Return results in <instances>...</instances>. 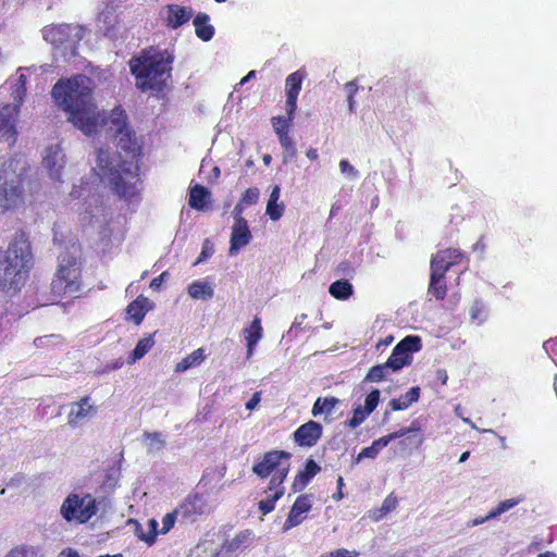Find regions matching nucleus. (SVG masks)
Listing matches in <instances>:
<instances>
[{
    "label": "nucleus",
    "mask_w": 557,
    "mask_h": 557,
    "mask_svg": "<svg viewBox=\"0 0 557 557\" xmlns=\"http://www.w3.org/2000/svg\"><path fill=\"white\" fill-rule=\"evenodd\" d=\"M398 499L394 493L388 494L383 500L381 507L370 511V518L374 521L383 519L386 515L396 509Z\"/></svg>",
    "instance_id": "33"
},
{
    "label": "nucleus",
    "mask_w": 557,
    "mask_h": 557,
    "mask_svg": "<svg viewBox=\"0 0 557 557\" xmlns=\"http://www.w3.org/2000/svg\"><path fill=\"white\" fill-rule=\"evenodd\" d=\"M144 540L147 543L152 544L154 542V535H150V536L144 537Z\"/></svg>",
    "instance_id": "63"
},
{
    "label": "nucleus",
    "mask_w": 557,
    "mask_h": 557,
    "mask_svg": "<svg viewBox=\"0 0 557 557\" xmlns=\"http://www.w3.org/2000/svg\"><path fill=\"white\" fill-rule=\"evenodd\" d=\"M188 294L194 299H211L214 293L208 283L195 281L189 284Z\"/></svg>",
    "instance_id": "35"
},
{
    "label": "nucleus",
    "mask_w": 557,
    "mask_h": 557,
    "mask_svg": "<svg viewBox=\"0 0 557 557\" xmlns=\"http://www.w3.org/2000/svg\"><path fill=\"white\" fill-rule=\"evenodd\" d=\"M253 532L246 529L238 532L232 540L225 541L222 545V549L227 555H234L247 549L253 543Z\"/></svg>",
    "instance_id": "19"
},
{
    "label": "nucleus",
    "mask_w": 557,
    "mask_h": 557,
    "mask_svg": "<svg viewBox=\"0 0 557 557\" xmlns=\"http://www.w3.org/2000/svg\"><path fill=\"white\" fill-rule=\"evenodd\" d=\"M339 168L343 173L351 174L355 172L354 166L348 162V160H342L339 162Z\"/></svg>",
    "instance_id": "52"
},
{
    "label": "nucleus",
    "mask_w": 557,
    "mask_h": 557,
    "mask_svg": "<svg viewBox=\"0 0 557 557\" xmlns=\"http://www.w3.org/2000/svg\"><path fill=\"white\" fill-rule=\"evenodd\" d=\"M323 426L310 420L296 429L293 434L294 442L300 447H313L322 437Z\"/></svg>",
    "instance_id": "13"
},
{
    "label": "nucleus",
    "mask_w": 557,
    "mask_h": 557,
    "mask_svg": "<svg viewBox=\"0 0 557 557\" xmlns=\"http://www.w3.org/2000/svg\"><path fill=\"white\" fill-rule=\"evenodd\" d=\"M420 397V387L412 386L409 391L400 395L399 398H393L388 403V407L393 411L405 410L409 408L413 403H417Z\"/></svg>",
    "instance_id": "26"
},
{
    "label": "nucleus",
    "mask_w": 557,
    "mask_h": 557,
    "mask_svg": "<svg viewBox=\"0 0 557 557\" xmlns=\"http://www.w3.org/2000/svg\"><path fill=\"white\" fill-rule=\"evenodd\" d=\"M252 239L248 222L234 223L230 239V255H235L239 249L247 246Z\"/></svg>",
    "instance_id": "18"
},
{
    "label": "nucleus",
    "mask_w": 557,
    "mask_h": 557,
    "mask_svg": "<svg viewBox=\"0 0 557 557\" xmlns=\"http://www.w3.org/2000/svg\"><path fill=\"white\" fill-rule=\"evenodd\" d=\"M307 158L311 161H315L319 158L318 150L315 148H310L307 151Z\"/></svg>",
    "instance_id": "55"
},
{
    "label": "nucleus",
    "mask_w": 557,
    "mask_h": 557,
    "mask_svg": "<svg viewBox=\"0 0 557 557\" xmlns=\"http://www.w3.org/2000/svg\"><path fill=\"white\" fill-rule=\"evenodd\" d=\"M358 555H359V553L356 550L338 548L333 552L322 554L320 557H357Z\"/></svg>",
    "instance_id": "48"
},
{
    "label": "nucleus",
    "mask_w": 557,
    "mask_h": 557,
    "mask_svg": "<svg viewBox=\"0 0 557 557\" xmlns=\"http://www.w3.org/2000/svg\"><path fill=\"white\" fill-rule=\"evenodd\" d=\"M90 397L84 396L78 401L71 404L67 414V424L71 428L78 426L84 420L96 414L97 408L89 404Z\"/></svg>",
    "instance_id": "17"
},
{
    "label": "nucleus",
    "mask_w": 557,
    "mask_h": 557,
    "mask_svg": "<svg viewBox=\"0 0 557 557\" xmlns=\"http://www.w3.org/2000/svg\"><path fill=\"white\" fill-rule=\"evenodd\" d=\"M65 28L66 27L63 25H58V26H52L49 29H46L45 30V39L51 41L54 46L62 45L63 44L62 36L65 33Z\"/></svg>",
    "instance_id": "40"
},
{
    "label": "nucleus",
    "mask_w": 557,
    "mask_h": 557,
    "mask_svg": "<svg viewBox=\"0 0 557 557\" xmlns=\"http://www.w3.org/2000/svg\"><path fill=\"white\" fill-rule=\"evenodd\" d=\"M26 95V76L21 74L12 87L13 104L0 107V144L14 146L17 139L16 119Z\"/></svg>",
    "instance_id": "8"
},
{
    "label": "nucleus",
    "mask_w": 557,
    "mask_h": 557,
    "mask_svg": "<svg viewBox=\"0 0 557 557\" xmlns=\"http://www.w3.org/2000/svg\"><path fill=\"white\" fill-rule=\"evenodd\" d=\"M428 294L436 300H444L447 295L446 273L441 269L430 268Z\"/></svg>",
    "instance_id": "21"
},
{
    "label": "nucleus",
    "mask_w": 557,
    "mask_h": 557,
    "mask_svg": "<svg viewBox=\"0 0 557 557\" xmlns=\"http://www.w3.org/2000/svg\"><path fill=\"white\" fill-rule=\"evenodd\" d=\"M42 164L53 181H60L61 172L65 165V154L60 145L47 147Z\"/></svg>",
    "instance_id": "14"
},
{
    "label": "nucleus",
    "mask_w": 557,
    "mask_h": 557,
    "mask_svg": "<svg viewBox=\"0 0 557 557\" xmlns=\"http://www.w3.org/2000/svg\"><path fill=\"white\" fill-rule=\"evenodd\" d=\"M329 293L335 299L346 300L352 295L354 287L347 280H338L330 285Z\"/></svg>",
    "instance_id": "34"
},
{
    "label": "nucleus",
    "mask_w": 557,
    "mask_h": 557,
    "mask_svg": "<svg viewBox=\"0 0 557 557\" xmlns=\"http://www.w3.org/2000/svg\"><path fill=\"white\" fill-rule=\"evenodd\" d=\"M61 515L67 522L85 523L97 512L96 499L90 494H70L61 506Z\"/></svg>",
    "instance_id": "9"
},
{
    "label": "nucleus",
    "mask_w": 557,
    "mask_h": 557,
    "mask_svg": "<svg viewBox=\"0 0 557 557\" xmlns=\"http://www.w3.org/2000/svg\"><path fill=\"white\" fill-rule=\"evenodd\" d=\"M263 161L265 164H269L271 162V156L270 154L264 156Z\"/></svg>",
    "instance_id": "64"
},
{
    "label": "nucleus",
    "mask_w": 557,
    "mask_h": 557,
    "mask_svg": "<svg viewBox=\"0 0 557 557\" xmlns=\"http://www.w3.org/2000/svg\"><path fill=\"white\" fill-rule=\"evenodd\" d=\"M394 342V336L393 335H387L385 336L384 338H381L376 345V347L379 348L380 346H388L391 345L392 343Z\"/></svg>",
    "instance_id": "54"
},
{
    "label": "nucleus",
    "mask_w": 557,
    "mask_h": 557,
    "mask_svg": "<svg viewBox=\"0 0 557 557\" xmlns=\"http://www.w3.org/2000/svg\"><path fill=\"white\" fill-rule=\"evenodd\" d=\"M380 395L381 393L377 388L367 395L363 407L366 413H372L375 410L380 401Z\"/></svg>",
    "instance_id": "42"
},
{
    "label": "nucleus",
    "mask_w": 557,
    "mask_h": 557,
    "mask_svg": "<svg viewBox=\"0 0 557 557\" xmlns=\"http://www.w3.org/2000/svg\"><path fill=\"white\" fill-rule=\"evenodd\" d=\"M269 492L268 490L265 491ZM273 494H269L264 499L259 500L258 508L262 515H268L275 509L276 502L285 494V487L280 486L272 488Z\"/></svg>",
    "instance_id": "31"
},
{
    "label": "nucleus",
    "mask_w": 557,
    "mask_h": 557,
    "mask_svg": "<svg viewBox=\"0 0 557 557\" xmlns=\"http://www.w3.org/2000/svg\"><path fill=\"white\" fill-rule=\"evenodd\" d=\"M262 332L263 329L261 325V320L258 317H255L250 326L244 329V337L246 339L248 359L252 356L256 345L261 339Z\"/></svg>",
    "instance_id": "24"
},
{
    "label": "nucleus",
    "mask_w": 557,
    "mask_h": 557,
    "mask_svg": "<svg viewBox=\"0 0 557 557\" xmlns=\"http://www.w3.org/2000/svg\"><path fill=\"white\" fill-rule=\"evenodd\" d=\"M38 552L32 546H17L10 550L7 557H37Z\"/></svg>",
    "instance_id": "43"
},
{
    "label": "nucleus",
    "mask_w": 557,
    "mask_h": 557,
    "mask_svg": "<svg viewBox=\"0 0 557 557\" xmlns=\"http://www.w3.org/2000/svg\"><path fill=\"white\" fill-rule=\"evenodd\" d=\"M320 466L313 459H308L306 461L305 469L296 475L293 482V491H301L310 482V480L320 472Z\"/></svg>",
    "instance_id": "23"
},
{
    "label": "nucleus",
    "mask_w": 557,
    "mask_h": 557,
    "mask_svg": "<svg viewBox=\"0 0 557 557\" xmlns=\"http://www.w3.org/2000/svg\"><path fill=\"white\" fill-rule=\"evenodd\" d=\"M345 90H346V94H347L348 109H349L350 112H354L355 111V100H354V97H355V95L358 91V86H357L356 82L350 81V82L346 83L345 84Z\"/></svg>",
    "instance_id": "46"
},
{
    "label": "nucleus",
    "mask_w": 557,
    "mask_h": 557,
    "mask_svg": "<svg viewBox=\"0 0 557 557\" xmlns=\"http://www.w3.org/2000/svg\"><path fill=\"white\" fill-rule=\"evenodd\" d=\"M210 191L207 187L196 184L189 188L188 205L190 208L202 211L210 201Z\"/></svg>",
    "instance_id": "25"
},
{
    "label": "nucleus",
    "mask_w": 557,
    "mask_h": 557,
    "mask_svg": "<svg viewBox=\"0 0 557 557\" xmlns=\"http://www.w3.org/2000/svg\"><path fill=\"white\" fill-rule=\"evenodd\" d=\"M92 94L94 82L83 74L59 79L51 90L55 104L67 113V120L85 135L96 133L100 124V113Z\"/></svg>",
    "instance_id": "2"
},
{
    "label": "nucleus",
    "mask_w": 557,
    "mask_h": 557,
    "mask_svg": "<svg viewBox=\"0 0 557 557\" xmlns=\"http://www.w3.org/2000/svg\"><path fill=\"white\" fill-rule=\"evenodd\" d=\"M306 77V73L301 70L295 71L289 74L285 79V111L297 110V99L301 90L302 82Z\"/></svg>",
    "instance_id": "16"
},
{
    "label": "nucleus",
    "mask_w": 557,
    "mask_h": 557,
    "mask_svg": "<svg viewBox=\"0 0 557 557\" xmlns=\"http://www.w3.org/2000/svg\"><path fill=\"white\" fill-rule=\"evenodd\" d=\"M495 517H490V512L485 516V517H480V518H476L474 521H473V525H479V524H482L491 519H494Z\"/></svg>",
    "instance_id": "56"
},
{
    "label": "nucleus",
    "mask_w": 557,
    "mask_h": 557,
    "mask_svg": "<svg viewBox=\"0 0 557 557\" xmlns=\"http://www.w3.org/2000/svg\"><path fill=\"white\" fill-rule=\"evenodd\" d=\"M406 433L407 431L395 432L373 441L370 446L361 449V451L357 456V461H360L361 459L364 458L374 459L380 453V450L386 447L391 441L401 437Z\"/></svg>",
    "instance_id": "22"
},
{
    "label": "nucleus",
    "mask_w": 557,
    "mask_h": 557,
    "mask_svg": "<svg viewBox=\"0 0 557 557\" xmlns=\"http://www.w3.org/2000/svg\"><path fill=\"white\" fill-rule=\"evenodd\" d=\"M209 15L206 13H198L194 18V26L196 35L202 41H209L214 36V27L209 23Z\"/></svg>",
    "instance_id": "28"
},
{
    "label": "nucleus",
    "mask_w": 557,
    "mask_h": 557,
    "mask_svg": "<svg viewBox=\"0 0 557 557\" xmlns=\"http://www.w3.org/2000/svg\"><path fill=\"white\" fill-rule=\"evenodd\" d=\"M154 345V339H153V334H150L144 338H140L133 352H132V356H133V359L134 360H138V359H141Z\"/></svg>",
    "instance_id": "37"
},
{
    "label": "nucleus",
    "mask_w": 557,
    "mask_h": 557,
    "mask_svg": "<svg viewBox=\"0 0 557 557\" xmlns=\"http://www.w3.org/2000/svg\"><path fill=\"white\" fill-rule=\"evenodd\" d=\"M280 194H281V188L278 185H275L271 190V194H270V197H269V200L267 203L265 213L269 215V218L272 221L280 220L283 216V213L285 210L284 203L278 202Z\"/></svg>",
    "instance_id": "27"
},
{
    "label": "nucleus",
    "mask_w": 557,
    "mask_h": 557,
    "mask_svg": "<svg viewBox=\"0 0 557 557\" xmlns=\"http://www.w3.org/2000/svg\"><path fill=\"white\" fill-rule=\"evenodd\" d=\"M255 76H256V71L252 70V71L248 72V74L245 77L242 78L240 84L247 83L248 81H250Z\"/></svg>",
    "instance_id": "58"
},
{
    "label": "nucleus",
    "mask_w": 557,
    "mask_h": 557,
    "mask_svg": "<svg viewBox=\"0 0 557 557\" xmlns=\"http://www.w3.org/2000/svg\"><path fill=\"white\" fill-rule=\"evenodd\" d=\"M180 516L178 512H176V509L172 512L166 513L162 518V529L160 530L161 534L168 533L175 524L176 517Z\"/></svg>",
    "instance_id": "47"
},
{
    "label": "nucleus",
    "mask_w": 557,
    "mask_h": 557,
    "mask_svg": "<svg viewBox=\"0 0 557 557\" xmlns=\"http://www.w3.org/2000/svg\"><path fill=\"white\" fill-rule=\"evenodd\" d=\"M82 288V269L71 255L60 257L59 265L51 282V293L57 297L73 296Z\"/></svg>",
    "instance_id": "7"
},
{
    "label": "nucleus",
    "mask_w": 557,
    "mask_h": 557,
    "mask_svg": "<svg viewBox=\"0 0 557 557\" xmlns=\"http://www.w3.org/2000/svg\"><path fill=\"white\" fill-rule=\"evenodd\" d=\"M312 508V497L309 494L299 495L290 507V510L283 523V530L288 531L299 525L305 520V515Z\"/></svg>",
    "instance_id": "12"
},
{
    "label": "nucleus",
    "mask_w": 557,
    "mask_h": 557,
    "mask_svg": "<svg viewBox=\"0 0 557 557\" xmlns=\"http://www.w3.org/2000/svg\"><path fill=\"white\" fill-rule=\"evenodd\" d=\"M29 166L18 157H0V210L7 212L24 203V194L29 188Z\"/></svg>",
    "instance_id": "4"
},
{
    "label": "nucleus",
    "mask_w": 557,
    "mask_h": 557,
    "mask_svg": "<svg viewBox=\"0 0 557 557\" xmlns=\"http://www.w3.org/2000/svg\"><path fill=\"white\" fill-rule=\"evenodd\" d=\"M520 502H521V499H519V498L505 499V500L500 502L497 505V507L493 508L490 511V517L497 518L502 513H504V512L508 511L509 509L513 508L515 506H517Z\"/></svg>",
    "instance_id": "41"
},
{
    "label": "nucleus",
    "mask_w": 557,
    "mask_h": 557,
    "mask_svg": "<svg viewBox=\"0 0 557 557\" xmlns=\"http://www.w3.org/2000/svg\"><path fill=\"white\" fill-rule=\"evenodd\" d=\"M436 379L441 382L442 385H445L448 379L446 370H437L436 371Z\"/></svg>",
    "instance_id": "53"
},
{
    "label": "nucleus",
    "mask_w": 557,
    "mask_h": 557,
    "mask_svg": "<svg viewBox=\"0 0 557 557\" xmlns=\"http://www.w3.org/2000/svg\"><path fill=\"white\" fill-rule=\"evenodd\" d=\"M422 348L421 338L417 335H408L404 337L393 348L391 356L387 359V366H391L393 372L401 370L404 367L409 366L412 361V354Z\"/></svg>",
    "instance_id": "10"
},
{
    "label": "nucleus",
    "mask_w": 557,
    "mask_h": 557,
    "mask_svg": "<svg viewBox=\"0 0 557 557\" xmlns=\"http://www.w3.org/2000/svg\"><path fill=\"white\" fill-rule=\"evenodd\" d=\"M280 145L284 150V157H289V159L295 158L297 153L296 145L293 138L289 136V133H283L277 136Z\"/></svg>",
    "instance_id": "39"
},
{
    "label": "nucleus",
    "mask_w": 557,
    "mask_h": 557,
    "mask_svg": "<svg viewBox=\"0 0 557 557\" xmlns=\"http://www.w3.org/2000/svg\"><path fill=\"white\" fill-rule=\"evenodd\" d=\"M336 484H337V488H338L339 491H343V487H344V485H345V484H344V479H343V476H342V475H338L337 481H336Z\"/></svg>",
    "instance_id": "60"
},
{
    "label": "nucleus",
    "mask_w": 557,
    "mask_h": 557,
    "mask_svg": "<svg viewBox=\"0 0 557 557\" xmlns=\"http://www.w3.org/2000/svg\"><path fill=\"white\" fill-rule=\"evenodd\" d=\"M166 275H168V272L164 271L160 275H158L157 277L152 278V281L150 282V287L152 289H154V290H159L160 287L162 286Z\"/></svg>",
    "instance_id": "50"
},
{
    "label": "nucleus",
    "mask_w": 557,
    "mask_h": 557,
    "mask_svg": "<svg viewBox=\"0 0 557 557\" xmlns=\"http://www.w3.org/2000/svg\"><path fill=\"white\" fill-rule=\"evenodd\" d=\"M370 413H366L363 407L358 406L354 409L352 417L348 421V426L355 429L359 426Z\"/></svg>",
    "instance_id": "45"
},
{
    "label": "nucleus",
    "mask_w": 557,
    "mask_h": 557,
    "mask_svg": "<svg viewBox=\"0 0 557 557\" xmlns=\"http://www.w3.org/2000/svg\"><path fill=\"white\" fill-rule=\"evenodd\" d=\"M469 262L468 256L457 248H446L438 250L431 258L430 268L441 269L447 273L453 267Z\"/></svg>",
    "instance_id": "11"
},
{
    "label": "nucleus",
    "mask_w": 557,
    "mask_h": 557,
    "mask_svg": "<svg viewBox=\"0 0 557 557\" xmlns=\"http://www.w3.org/2000/svg\"><path fill=\"white\" fill-rule=\"evenodd\" d=\"M332 498H333L335 502H339L341 499H343V498H344V493H343V491H339V490L337 488L336 493H334V494L332 495Z\"/></svg>",
    "instance_id": "59"
},
{
    "label": "nucleus",
    "mask_w": 557,
    "mask_h": 557,
    "mask_svg": "<svg viewBox=\"0 0 557 557\" xmlns=\"http://www.w3.org/2000/svg\"><path fill=\"white\" fill-rule=\"evenodd\" d=\"M32 261L30 245L24 235L15 236L7 250L0 249V286L16 292Z\"/></svg>",
    "instance_id": "5"
},
{
    "label": "nucleus",
    "mask_w": 557,
    "mask_h": 557,
    "mask_svg": "<svg viewBox=\"0 0 557 557\" xmlns=\"http://www.w3.org/2000/svg\"><path fill=\"white\" fill-rule=\"evenodd\" d=\"M295 112L296 111H286L285 116L278 115L271 119L272 127L277 136L282 135L283 133H289L293 121L295 119Z\"/></svg>",
    "instance_id": "36"
},
{
    "label": "nucleus",
    "mask_w": 557,
    "mask_h": 557,
    "mask_svg": "<svg viewBox=\"0 0 557 557\" xmlns=\"http://www.w3.org/2000/svg\"><path fill=\"white\" fill-rule=\"evenodd\" d=\"M338 270L345 274L346 272L351 270L350 263L348 261L341 262L338 265Z\"/></svg>",
    "instance_id": "57"
},
{
    "label": "nucleus",
    "mask_w": 557,
    "mask_h": 557,
    "mask_svg": "<svg viewBox=\"0 0 557 557\" xmlns=\"http://www.w3.org/2000/svg\"><path fill=\"white\" fill-rule=\"evenodd\" d=\"M148 302L147 298H136L135 300L131 301L126 307V314L129 320H132L136 325H139L148 309L146 308V304Z\"/></svg>",
    "instance_id": "30"
},
{
    "label": "nucleus",
    "mask_w": 557,
    "mask_h": 557,
    "mask_svg": "<svg viewBox=\"0 0 557 557\" xmlns=\"http://www.w3.org/2000/svg\"><path fill=\"white\" fill-rule=\"evenodd\" d=\"M338 404L339 399L335 396L319 397L312 406L311 413L313 417L321 414L327 417L333 413Z\"/></svg>",
    "instance_id": "29"
},
{
    "label": "nucleus",
    "mask_w": 557,
    "mask_h": 557,
    "mask_svg": "<svg viewBox=\"0 0 557 557\" xmlns=\"http://www.w3.org/2000/svg\"><path fill=\"white\" fill-rule=\"evenodd\" d=\"M205 510L206 500L198 493L187 495L176 507V512H178L182 519L191 521L201 516Z\"/></svg>",
    "instance_id": "15"
},
{
    "label": "nucleus",
    "mask_w": 557,
    "mask_h": 557,
    "mask_svg": "<svg viewBox=\"0 0 557 557\" xmlns=\"http://www.w3.org/2000/svg\"><path fill=\"white\" fill-rule=\"evenodd\" d=\"M388 370H391V366H387V362L373 366L369 369L364 380L373 383L382 382Z\"/></svg>",
    "instance_id": "38"
},
{
    "label": "nucleus",
    "mask_w": 557,
    "mask_h": 557,
    "mask_svg": "<svg viewBox=\"0 0 557 557\" xmlns=\"http://www.w3.org/2000/svg\"><path fill=\"white\" fill-rule=\"evenodd\" d=\"M205 360V350L202 348L195 349L175 366V372H185L190 368L198 367Z\"/></svg>",
    "instance_id": "32"
},
{
    "label": "nucleus",
    "mask_w": 557,
    "mask_h": 557,
    "mask_svg": "<svg viewBox=\"0 0 557 557\" xmlns=\"http://www.w3.org/2000/svg\"><path fill=\"white\" fill-rule=\"evenodd\" d=\"M174 55L168 49L150 46L131 58L128 65L135 86L143 92L163 91L172 78Z\"/></svg>",
    "instance_id": "3"
},
{
    "label": "nucleus",
    "mask_w": 557,
    "mask_h": 557,
    "mask_svg": "<svg viewBox=\"0 0 557 557\" xmlns=\"http://www.w3.org/2000/svg\"><path fill=\"white\" fill-rule=\"evenodd\" d=\"M165 24L171 29H177L191 17V11L177 4H168L165 7Z\"/></svg>",
    "instance_id": "20"
},
{
    "label": "nucleus",
    "mask_w": 557,
    "mask_h": 557,
    "mask_svg": "<svg viewBox=\"0 0 557 557\" xmlns=\"http://www.w3.org/2000/svg\"><path fill=\"white\" fill-rule=\"evenodd\" d=\"M470 456V451H465L461 454L460 458H459V462H465Z\"/></svg>",
    "instance_id": "62"
},
{
    "label": "nucleus",
    "mask_w": 557,
    "mask_h": 557,
    "mask_svg": "<svg viewBox=\"0 0 557 557\" xmlns=\"http://www.w3.org/2000/svg\"><path fill=\"white\" fill-rule=\"evenodd\" d=\"M292 454L286 450L271 449L264 453L252 466V472L260 479H267L271 475L268 484V491L274 487L284 486L290 468Z\"/></svg>",
    "instance_id": "6"
},
{
    "label": "nucleus",
    "mask_w": 557,
    "mask_h": 557,
    "mask_svg": "<svg viewBox=\"0 0 557 557\" xmlns=\"http://www.w3.org/2000/svg\"><path fill=\"white\" fill-rule=\"evenodd\" d=\"M537 557H557V555L554 552H545L537 555Z\"/></svg>",
    "instance_id": "61"
},
{
    "label": "nucleus",
    "mask_w": 557,
    "mask_h": 557,
    "mask_svg": "<svg viewBox=\"0 0 557 557\" xmlns=\"http://www.w3.org/2000/svg\"><path fill=\"white\" fill-rule=\"evenodd\" d=\"M260 191L257 187H249L240 197V201L246 206L256 205L259 200Z\"/></svg>",
    "instance_id": "44"
},
{
    "label": "nucleus",
    "mask_w": 557,
    "mask_h": 557,
    "mask_svg": "<svg viewBox=\"0 0 557 557\" xmlns=\"http://www.w3.org/2000/svg\"><path fill=\"white\" fill-rule=\"evenodd\" d=\"M245 207L246 205H244L240 200L235 205L233 210L234 223L247 222V220L243 216Z\"/></svg>",
    "instance_id": "49"
},
{
    "label": "nucleus",
    "mask_w": 557,
    "mask_h": 557,
    "mask_svg": "<svg viewBox=\"0 0 557 557\" xmlns=\"http://www.w3.org/2000/svg\"><path fill=\"white\" fill-rule=\"evenodd\" d=\"M110 128L114 129L117 159L113 160L108 150L100 148L97 166L108 180L111 190L120 198L131 201L140 195V166L143 145L135 131L128 125L126 112L119 106L112 109Z\"/></svg>",
    "instance_id": "1"
},
{
    "label": "nucleus",
    "mask_w": 557,
    "mask_h": 557,
    "mask_svg": "<svg viewBox=\"0 0 557 557\" xmlns=\"http://www.w3.org/2000/svg\"><path fill=\"white\" fill-rule=\"evenodd\" d=\"M261 400V393L260 392H256L252 397L246 403V408L248 410H253L260 403Z\"/></svg>",
    "instance_id": "51"
}]
</instances>
